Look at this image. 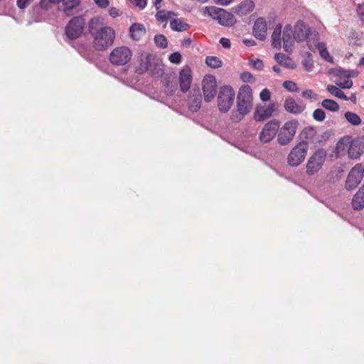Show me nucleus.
Returning a JSON list of instances; mask_svg holds the SVG:
<instances>
[{
	"instance_id": "obj_47",
	"label": "nucleus",
	"mask_w": 364,
	"mask_h": 364,
	"mask_svg": "<svg viewBox=\"0 0 364 364\" xmlns=\"http://www.w3.org/2000/svg\"><path fill=\"white\" fill-rule=\"evenodd\" d=\"M357 13L361 21H364V4H359L357 9Z\"/></svg>"
},
{
	"instance_id": "obj_51",
	"label": "nucleus",
	"mask_w": 364,
	"mask_h": 364,
	"mask_svg": "<svg viewBox=\"0 0 364 364\" xmlns=\"http://www.w3.org/2000/svg\"><path fill=\"white\" fill-rule=\"evenodd\" d=\"M234 0H215V2L217 4H220L222 6H227L232 2Z\"/></svg>"
},
{
	"instance_id": "obj_6",
	"label": "nucleus",
	"mask_w": 364,
	"mask_h": 364,
	"mask_svg": "<svg viewBox=\"0 0 364 364\" xmlns=\"http://www.w3.org/2000/svg\"><path fill=\"white\" fill-rule=\"evenodd\" d=\"M85 20L81 16L73 17L65 28V33L71 41L79 38L83 33Z\"/></svg>"
},
{
	"instance_id": "obj_48",
	"label": "nucleus",
	"mask_w": 364,
	"mask_h": 364,
	"mask_svg": "<svg viewBox=\"0 0 364 364\" xmlns=\"http://www.w3.org/2000/svg\"><path fill=\"white\" fill-rule=\"evenodd\" d=\"M51 4H53L52 0H41L40 6L41 9H47Z\"/></svg>"
},
{
	"instance_id": "obj_34",
	"label": "nucleus",
	"mask_w": 364,
	"mask_h": 364,
	"mask_svg": "<svg viewBox=\"0 0 364 364\" xmlns=\"http://www.w3.org/2000/svg\"><path fill=\"white\" fill-rule=\"evenodd\" d=\"M308 55L309 56L306 58H305L302 60L301 64H302L303 67L304 68V69L306 71L309 72L314 68V62L311 58V55L310 53H308Z\"/></svg>"
},
{
	"instance_id": "obj_58",
	"label": "nucleus",
	"mask_w": 364,
	"mask_h": 364,
	"mask_svg": "<svg viewBox=\"0 0 364 364\" xmlns=\"http://www.w3.org/2000/svg\"><path fill=\"white\" fill-rule=\"evenodd\" d=\"M197 1L199 2L205 3V2L208 1V0H197Z\"/></svg>"
},
{
	"instance_id": "obj_57",
	"label": "nucleus",
	"mask_w": 364,
	"mask_h": 364,
	"mask_svg": "<svg viewBox=\"0 0 364 364\" xmlns=\"http://www.w3.org/2000/svg\"><path fill=\"white\" fill-rule=\"evenodd\" d=\"M364 65V57L361 58L359 61V65Z\"/></svg>"
},
{
	"instance_id": "obj_44",
	"label": "nucleus",
	"mask_w": 364,
	"mask_h": 364,
	"mask_svg": "<svg viewBox=\"0 0 364 364\" xmlns=\"http://www.w3.org/2000/svg\"><path fill=\"white\" fill-rule=\"evenodd\" d=\"M33 0H17V6L19 9H23L27 7Z\"/></svg>"
},
{
	"instance_id": "obj_22",
	"label": "nucleus",
	"mask_w": 364,
	"mask_h": 364,
	"mask_svg": "<svg viewBox=\"0 0 364 364\" xmlns=\"http://www.w3.org/2000/svg\"><path fill=\"white\" fill-rule=\"evenodd\" d=\"M129 33L132 39L134 41H139L146 34V28L141 23H133L129 28Z\"/></svg>"
},
{
	"instance_id": "obj_19",
	"label": "nucleus",
	"mask_w": 364,
	"mask_h": 364,
	"mask_svg": "<svg viewBox=\"0 0 364 364\" xmlns=\"http://www.w3.org/2000/svg\"><path fill=\"white\" fill-rule=\"evenodd\" d=\"M191 82L192 76L191 70L188 68L182 69L179 73V83L181 90L183 92H186L190 89Z\"/></svg>"
},
{
	"instance_id": "obj_14",
	"label": "nucleus",
	"mask_w": 364,
	"mask_h": 364,
	"mask_svg": "<svg viewBox=\"0 0 364 364\" xmlns=\"http://www.w3.org/2000/svg\"><path fill=\"white\" fill-rule=\"evenodd\" d=\"M312 39V42L311 39H309L307 41V46L311 50H314V48L318 49V50L319 51V54L322 58L326 60L327 62L332 63L333 57L329 54L326 43L318 42L319 37L318 33H314V38Z\"/></svg>"
},
{
	"instance_id": "obj_52",
	"label": "nucleus",
	"mask_w": 364,
	"mask_h": 364,
	"mask_svg": "<svg viewBox=\"0 0 364 364\" xmlns=\"http://www.w3.org/2000/svg\"><path fill=\"white\" fill-rule=\"evenodd\" d=\"M303 133L309 134L311 135V138H312L315 134V132L312 128H306L304 130Z\"/></svg>"
},
{
	"instance_id": "obj_33",
	"label": "nucleus",
	"mask_w": 364,
	"mask_h": 364,
	"mask_svg": "<svg viewBox=\"0 0 364 364\" xmlns=\"http://www.w3.org/2000/svg\"><path fill=\"white\" fill-rule=\"evenodd\" d=\"M154 43L160 48H166L168 46V41L166 37L163 34H156L154 36Z\"/></svg>"
},
{
	"instance_id": "obj_39",
	"label": "nucleus",
	"mask_w": 364,
	"mask_h": 364,
	"mask_svg": "<svg viewBox=\"0 0 364 364\" xmlns=\"http://www.w3.org/2000/svg\"><path fill=\"white\" fill-rule=\"evenodd\" d=\"M336 84L341 88L349 89L353 86V81L347 79L343 81H336Z\"/></svg>"
},
{
	"instance_id": "obj_43",
	"label": "nucleus",
	"mask_w": 364,
	"mask_h": 364,
	"mask_svg": "<svg viewBox=\"0 0 364 364\" xmlns=\"http://www.w3.org/2000/svg\"><path fill=\"white\" fill-rule=\"evenodd\" d=\"M301 95L306 99H316V95L311 90H306L302 92Z\"/></svg>"
},
{
	"instance_id": "obj_13",
	"label": "nucleus",
	"mask_w": 364,
	"mask_h": 364,
	"mask_svg": "<svg viewBox=\"0 0 364 364\" xmlns=\"http://www.w3.org/2000/svg\"><path fill=\"white\" fill-rule=\"evenodd\" d=\"M204 100L210 102L215 96L217 82L213 75H205L202 82Z\"/></svg>"
},
{
	"instance_id": "obj_7",
	"label": "nucleus",
	"mask_w": 364,
	"mask_h": 364,
	"mask_svg": "<svg viewBox=\"0 0 364 364\" xmlns=\"http://www.w3.org/2000/svg\"><path fill=\"white\" fill-rule=\"evenodd\" d=\"M298 125L299 122L296 119L289 120L285 122L278 130V143L282 146L289 144L296 132Z\"/></svg>"
},
{
	"instance_id": "obj_21",
	"label": "nucleus",
	"mask_w": 364,
	"mask_h": 364,
	"mask_svg": "<svg viewBox=\"0 0 364 364\" xmlns=\"http://www.w3.org/2000/svg\"><path fill=\"white\" fill-rule=\"evenodd\" d=\"M283 48L287 53L291 51L293 45V29L290 25H287L284 28L282 34Z\"/></svg>"
},
{
	"instance_id": "obj_20",
	"label": "nucleus",
	"mask_w": 364,
	"mask_h": 364,
	"mask_svg": "<svg viewBox=\"0 0 364 364\" xmlns=\"http://www.w3.org/2000/svg\"><path fill=\"white\" fill-rule=\"evenodd\" d=\"M201 102L202 97L200 90L198 88L193 90L188 100L189 109L193 112L198 111L200 108Z\"/></svg>"
},
{
	"instance_id": "obj_42",
	"label": "nucleus",
	"mask_w": 364,
	"mask_h": 364,
	"mask_svg": "<svg viewBox=\"0 0 364 364\" xmlns=\"http://www.w3.org/2000/svg\"><path fill=\"white\" fill-rule=\"evenodd\" d=\"M109 14L112 18H117L122 14V12L120 11V9L116 8V7H111L109 9Z\"/></svg>"
},
{
	"instance_id": "obj_18",
	"label": "nucleus",
	"mask_w": 364,
	"mask_h": 364,
	"mask_svg": "<svg viewBox=\"0 0 364 364\" xmlns=\"http://www.w3.org/2000/svg\"><path fill=\"white\" fill-rule=\"evenodd\" d=\"M267 26L264 18H258L253 26L254 36L259 39L264 40L267 36Z\"/></svg>"
},
{
	"instance_id": "obj_31",
	"label": "nucleus",
	"mask_w": 364,
	"mask_h": 364,
	"mask_svg": "<svg viewBox=\"0 0 364 364\" xmlns=\"http://www.w3.org/2000/svg\"><path fill=\"white\" fill-rule=\"evenodd\" d=\"M345 118L349 123L354 126H358L361 123L360 117L352 112H346L345 113Z\"/></svg>"
},
{
	"instance_id": "obj_24",
	"label": "nucleus",
	"mask_w": 364,
	"mask_h": 364,
	"mask_svg": "<svg viewBox=\"0 0 364 364\" xmlns=\"http://www.w3.org/2000/svg\"><path fill=\"white\" fill-rule=\"evenodd\" d=\"M255 8V4L251 0H246L241 2L236 8L234 12L239 16H245L250 13Z\"/></svg>"
},
{
	"instance_id": "obj_1",
	"label": "nucleus",
	"mask_w": 364,
	"mask_h": 364,
	"mask_svg": "<svg viewBox=\"0 0 364 364\" xmlns=\"http://www.w3.org/2000/svg\"><path fill=\"white\" fill-rule=\"evenodd\" d=\"M88 30L93 39L92 46L95 50L104 51L114 43L116 36L114 28L103 26L100 17L90 19Z\"/></svg>"
},
{
	"instance_id": "obj_55",
	"label": "nucleus",
	"mask_w": 364,
	"mask_h": 364,
	"mask_svg": "<svg viewBox=\"0 0 364 364\" xmlns=\"http://www.w3.org/2000/svg\"><path fill=\"white\" fill-rule=\"evenodd\" d=\"M162 0H155L154 5L156 9H159L161 7V4Z\"/></svg>"
},
{
	"instance_id": "obj_27",
	"label": "nucleus",
	"mask_w": 364,
	"mask_h": 364,
	"mask_svg": "<svg viewBox=\"0 0 364 364\" xmlns=\"http://www.w3.org/2000/svg\"><path fill=\"white\" fill-rule=\"evenodd\" d=\"M170 28L174 31L183 32L187 31L190 25L181 18H173L170 21Z\"/></svg>"
},
{
	"instance_id": "obj_38",
	"label": "nucleus",
	"mask_w": 364,
	"mask_h": 364,
	"mask_svg": "<svg viewBox=\"0 0 364 364\" xmlns=\"http://www.w3.org/2000/svg\"><path fill=\"white\" fill-rule=\"evenodd\" d=\"M181 55L180 53L178 52H174V53H172L169 56H168V60L172 63H174V64H179L181 62Z\"/></svg>"
},
{
	"instance_id": "obj_11",
	"label": "nucleus",
	"mask_w": 364,
	"mask_h": 364,
	"mask_svg": "<svg viewBox=\"0 0 364 364\" xmlns=\"http://www.w3.org/2000/svg\"><path fill=\"white\" fill-rule=\"evenodd\" d=\"M364 176V166L357 164L349 172L346 181V188L348 190L354 189L361 182Z\"/></svg>"
},
{
	"instance_id": "obj_17",
	"label": "nucleus",
	"mask_w": 364,
	"mask_h": 364,
	"mask_svg": "<svg viewBox=\"0 0 364 364\" xmlns=\"http://www.w3.org/2000/svg\"><path fill=\"white\" fill-rule=\"evenodd\" d=\"M305 105L301 103H298L294 98H287L284 102V108L286 112L294 114H299L305 109Z\"/></svg>"
},
{
	"instance_id": "obj_41",
	"label": "nucleus",
	"mask_w": 364,
	"mask_h": 364,
	"mask_svg": "<svg viewBox=\"0 0 364 364\" xmlns=\"http://www.w3.org/2000/svg\"><path fill=\"white\" fill-rule=\"evenodd\" d=\"M259 97L263 102L268 101L271 97V93L269 90L267 88L263 89L259 94Z\"/></svg>"
},
{
	"instance_id": "obj_29",
	"label": "nucleus",
	"mask_w": 364,
	"mask_h": 364,
	"mask_svg": "<svg viewBox=\"0 0 364 364\" xmlns=\"http://www.w3.org/2000/svg\"><path fill=\"white\" fill-rule=\"evenodd\" d=\"M326 90L333 95L340 99L348 100V97L345 95V93L338 87L333 85H328L326 87Z\"/></svg>"
},
{
	"instance_id": "obj_15",
	"label": "nucleus",
	"mask_w": 364,
	"mask_h": 364,
	"mask_svg": "<svg viewBox=\"0 0 364 364\" xmlns=\"http://www.w3.org/2000/svg\"><path fill=\"white\" fill-rule=\"evenodd\" d=\"M277 108L278 105L274 102L270 103L267 107L257 105L254 112V119L257 122L264 121L271 117Z\"/></svg>"
},
{
	"instance_id": "obj_30",
	"label": "nucleus",
	"mask_w": 364,
	"mask_h": 364,
	"mask_svg": "<svg viewBox=\"0 0 364 364\" xmlns=\"http://www.w3.org/2000/svg\"><path fill=\"white\" fill-rule=\"evenodd\" d=\"M321 106L331 112H337L339 109L338 104L336 101L330 99L323 100Z\"/></svg>"
},
{
	"instance_id": "obj_28",
	"label": "nucleus",
	"mask_w": 364,
	"mask_h": 364,
	"mask_svg": "<svg viewBox=\"0 0 364 364\" xmlns=\"http://www.w3.org/2000/svg\"><path fill=\"white\" fill-rule=\"evenodd\" d=\"M80 3L81 0H65L63 2V11L69 16L73 9L77 7Z\"/></svg>"
},
{
	"instance_id": "obj_4",
	"label": "nucleus",
	"mask_w": 364,
	"mask_h": 364,
	"mask_svg": "<svg viewBox=\"0 0 364 364\" xmlns=\"http://www.w3.org/2000/svg\"><path fill=\"white\" fill-rule=\"evenodd\" d=\"M204 14L215 19L218 23L225 26H232L236 22L234 15L226 10L215 6H205Z\"/></svg>"
},
{
	"instance_id": "obj_23",
	"label": "nucleus",
	"mask_w": 364,
	"mask_h": 364,
	"mask_svg": "<svg viewBox=\"0 0 364 364\" xmlns=\"http://www.w3.org/2000/svg\"><path fill=\"white\" fill-rule=\"evenodd\" d=\"M274 60L282 66L294 70L296 68V65L294 61L288 55L279 53L274 55Z\"/></svg>"
},
{
	"instance_id": "obj_10",
	"label": "nucleus",
	"mask_w": 364,
	"mask_h": 364,
	"mask_svg": "<svg viewBox=\"0 0 364 364\" xmlns=\"http://www.w3.org/2000/svg\"><path fill=\"white\" fill-rule=\"evenodd\" d=\"M326 158V152L323 149L316 151L308 160L306 171L308 175L316 173L323 166Z\"/></svg>"
},
{
	"instance_id": "obj_54",
	"label": "nucleus",
	"mask_w": 364,
	"mask_h": 364,
	"mask_svg": "<svg viewBox=\"0 0 364 364\" xmlns=\"http://www.w3.org/2000/svg\"><path fill=\"white\" fill-rule=\"evenodd\" d=\"M244 43L247 46H252L255 45V42L253 40H245Z\"/></svg>"
},
{
	"instance_id": "obj_40",
	"label": "nucleus",
	"mask_w": 364,
	"mask_h": 364,
	"mask_svg": "<svg viewBox=\"0 0 364 364\" xmlns=\"http://www.w3.org/2000/svg\"><path fill=\"white\" fill-rule=\"evenodd\" d=\"M250 65L252 68L257 70H262L264 68V64L262 60L257 58L256 60H252Z\"/></svg>"
},
{
	"instance_id": "obj_35",
	"label": "nucleus",
	"mask_w": 364,
	"mask_h": 364,
	"mask_svg": "<svg viewBox=\"0 0 364 364\" xmlns=\"http://www.w3.org/2000/svg\"><path fill=\"white\" fill-rule=\"evenodd\" d=\"M171 12L164 10L158 11L156 14V18L159 21L163 22L166 21L171 16Z\"/></svg>"
},
{
	"instance_id": "obj_36",
	"label": "nucleus",
	"mask_w": 364,
	"mask_h": 364,
	"mask_svg": "<svg viewBox=\"0 0 364 364\" xmlns=\"http://www.w3.org/2000/svg\"><path fill=\"white\" fill-rule=\"evenodd\" d=\"M282 86L290 92H297L299 90L297 85L291 80L284 81Z\"/></svg>"
},
{
	"instance_id": "obj_26",
	"label": "nucleus",
	"mask_w": 364,
	"mask_h": 364,
	"mask_svg": "<svg viewBox=\"0 0 364 364\" xmlns=\"http://www.w3.org/2000/svg\"><path fill=\"white\" fill-rule=\"evenodd\" d=\"M282 34V26L280 24L277 25L274 31L272 34V46L273 48L277 49H280L282 47V38H281Z\"/></svg>"
},
{
	"instance_id": "obj_9",
	"label": "nucleus",
	"mask_w": 364,
	"mask_h": 364,
	"mask_svg": "<svg viewBox=\"0 0 364 364\" xmlns=\"http://www.w3.org/2000/svg\"><path fill=\"white\" fill-rule=\"evenodd\" d=\"M308 144L301 141L296 144L290 151L287 157V162L291 166H297L301 164L307 154Z\"/></svg>"
},
{
	"instance_id": "obj_3",
	"label": "nucleus",
	"mask_w": 364,
	"mask_h": 364,
	"mask_svg": "<svg viewBox=\"0 0 364 364\" xmlns=\"http://www.w3.org/2000/svg\"><path fill=\"white\" fill-rule=\"evenodd\" d=\"M336 154L343 155L347 150L349 158L358 159L364 152V141L361 139L350 140L349 137L338 141L336 147Z\"/></svg>"
},
{
	"instance_id": "obj_50",
	"label": "nucleus",
	"mask_w": 364,
	"mask_h": 364,
	"mask_svg": "<svg viewBox=\"0 0 364 364\" xmlns=\"http://www.w3.org/2000/svg\"><path fill=\"white\" fill-rule=\"evenodd\" d=\"M252 77V75L250 73H243L241 75V79L245 82H248Z\"/></svg>"
},
{
	"instance_id": "obj_46",
	"label": "nucleus",
	"mask_w": 364,
	"mask_h": 364,
	"mask_svg": "<svg viewBox=\"0 0 364 364\" xmlns=\"http://www.w3.org/2000/svg\"><path fill=\"white\" fill-rule=\"evenodd\" d=\"M134 6L144 9L146 5V0H129Z\"/></svg>"
},
{
	"instance_id": "obj_45",
	"label": "nucleus",
	"mask_w": 364,
	"mask_h": 364,
	"mask_svg": "<svg viewBox=\"0 0 364 364\" xmlns=\"http://www.w3.org/2000/svg\"><path fill=\"white\" fill-rule=\"evenodd\" d=\"M93 1L100 8H102V9L107 8L109 4V0H93Z\"/></svg>"
},
{
	"instance_id": "obj_37",
	"label": "nucleus",
	"mask_w": 364,
	"mask_h": 364,
	"mask_svg": "<svg viewBox=\"0 0 364 364\" xmlns=\"http://www.w3.org/2000/svg\"><path fill=\"white\" fill-rule=\"evenodd\" d=\"M313 117L318 122H322L326 118V114L321 109H316L313 112Z\"/></svg>"
},
{
	"instance_id": "obj_49",
	"label": "nucleus",
	"mask_w": 364,
	"mask_h": 364,
	"mask_svg": "<svg viewBox=\"0 0 364 364\" xmlns=\"http://www.w3.org/2000/svg\"><path fill=\"white\" fill-rule=\"evenodd\" d=\"M220 43L225 48H229L231 46L230 41L226 38H221L220 39Z\"/></svg>"
},
{
	"instance_id": "obj_8",
	"label": "nucleus",
	"mask_w": 364,
	"mask_h": 364,
	"mask_svg": "<svg viewBox=\"0 0 364 364\" xmlns=\"http://www.w3.org/2000/svg\"><path fill=\"white\" fill-rule=\"evenodd\" d=\"M132 58V51L127 46H119L114 48L109 56V62L116 66L127 65Z\"/></svg>"
},
{
	"instance_id": "obj_53",
	"label": "nucleus",
	"mask_w": 364,
	"mask_h": 364,
	"mask_svg": "<svg viewBox=\"0 0 364 364\" xmlns=\"http://www.w3.org/2000/svg\"><path fill=\"white\" fill-rule=\"evenodd\" d=\"M191 43V41L190 38H187V39H183V41H182V46H189Z\"/></svg>"
},
{
	"instance_id": "obj_5",
	"label": "nucleus",
	"mask_w": 364,
	"mask_h": 364,
	"mask_svg": "<svg viewBox=\"0 0 364 364\" xmlns=\"http://www.w3.org/2000/svg\"><path fill=\"white\" fill-rule=\"evenodd\" d=\"M235 91L230 85L220 87L218 95V106L220 112H228L232 107L235 99Z\"/></svg>"
},
{
	"instance_id": "obj_32",
	"label": "nucleus",
	"mask_w": 364,
	"mask_h": 364,
	"mask_svg": "<svg viewBox=\"0 0 364 364\" xmlns=\"http://www.w3.org/2000/svg\"><path fill=\"white\" fill-rule=\"evenodd\" d=\"M206 65L211 68H218L222 66L221 60L215 56H208L205 59Z\"/></svg>"
},
{
	"instance_id": "obj_2",
	"label": "nucleus",
	"mask_w": 364,
	"mask_h": 364,
	"mask_svg": "<svg viewBox=\"0 0 364 364\" xmlns=\"http://www.w3.org/2000/svg\"><path fill=\"white\" fill-rule=\"evenodd\" d=\"M237 112H232V122L241 121L245 115L250 112L253 107V92L248 85H242L237 95Z\"/></svg>"
},
{
	"instance_id": "obj_25",
	"label": "nucleus",
	"mask_w": 364,
	"mask_h": 364,
	"mask_svg": "<svg viewBox=\"0 0 364 364\" xmlns=\"http://www.w3.org/2000/svg\"><path fill=\"white\" fill-rule=\"evenodd\" d=\"M354 210H361L364 208V184L359 188L352 200Z\"/></svg>"
},
{
	"instance_id": "obj_16",
	"label": "nucleus",
	"mask_w": 364,
	"mask_h": 364,
	"mask_svg": "<svg viewBox=\"0 0 364 364\" xmlns=\"http://www.w3.org/2000/svg\"><path fill=\"white\" fill-rule=\"evenodd\" d=\"M310 33V28L304 21H299L296 23L293 29V38L297 42H301L305 40L307 41L309 39H311L312 42L314 35H311V38H309Z\"/></svg>"
},
{
	"instance_id": "obj_12",
	"label": "nucleus",
	"mask_w": 364,
	"mask_h": 364,
	"mask_svg": "<svg viewBox=\"0 0 364 364\" xmlns=\"http://www.w3.org/2000/svg\"><path fill=\"white\" fill-rule=\"evenodd\" d=\"M279 128V122L277 119H272L265 124L259 133V140L263 143L271 141L278 132Z\"/></svg>"
},
{
	"instance_id": "obj_56",
	"label": "nucleus",
	"mask_w": 364,
	"mask_h": 364,
	"mask_svg": "<svg viewBox=\"0 0 364 364\" xmlns=\"http://www.w3.org/2000/svg\"><path fill=\"white\" fill-rule=\"evenodd\" d=\"M272 70L278 74L281 73V69L277 65H274Z\"/></svg>"
}]
</instances>
